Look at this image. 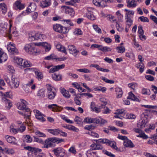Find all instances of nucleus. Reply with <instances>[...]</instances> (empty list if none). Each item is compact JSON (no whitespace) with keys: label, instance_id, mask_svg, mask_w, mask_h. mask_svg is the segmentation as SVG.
Segmentation results:
<instances>
[{"label":"nucleus","instance_id":"5","mask_svg":"<svg viewBox=\"0 0 157 157\" xmlns=\"http://www.w3.org/2000/svg\"><path fill=\"white\" fill-rule=\"evenodd\" d=\"M147 114L145 113H142L141 115V117L143 118L144 117V118L142 120L141 122L138 123L137 126L139 128H143L145 127V125L147 123Z\"/></svg>","mask_w":157,"mask_h":157},{"label":"nucleus","instance_id":"51","mask_svg":"<svg viewBox=\"0 0 157 157\" xmlns=\"http://www.w3.org/2000/svg\"><path fill=\"white\" fill-rule=\"evenodd\" d=\"M139 19L143 22H149V20L147 17H145L144 16H141L139 17Z\"/></svg>","mask_w":157,"mask_h":157},{"label":"nucleus","instance_id":"25","mask_svg":"<svg viewBox=\"0 0 157 157\" xmlns=\"http://www.w3.org/2000/svg\"><path fill=\"white\" fill-rule=\"evenodd\" d=\"M60 91L63 95L66 98H70V95L69 91L66 90L64 88L61 90Z\"/></svg>","mask_w":157,"mask_h":157},{"label":"nucleus","instance_id":"50","mask_svg":"<svg viewBox=\"0 0 157 157\" xmlns=\"http://www.w3.org/2000/svg\"><path fill=\"white\" fill-rule=\"evenodd\" d=\"M77 71L80 72H84L85 73H89L90 72V70L85 68L78 69Z\"/></svg>","mask_w":157,"mask_h":157},{"label":"nucleus","instance_id":"55","mask_svg":"<svg viewBox=\"0 0 157 157\" xmlns=\"http://www.w3.org/2000/svg\"><path fill=\"white\" fill-rule=\"evenodd\" d=\"M61 117L62 119L63 120L67 122L70 123V124H72L73 122L71 120H70L68 119H67L66 117H65L64 116L62 115L61 116Z\"/></svg>","mask_w":157,"mask_h":157},{"label":"nucleus","instance_id":"40","mask_svg":"<svg viewBox=\"0 0 157 157\" xmlns=\"http://www.w3.org/2000/svg\"><path fill=\"white\" fill-rule=\"evenodd\" d=\"M36 77L38 80H40L43 78V75L41 72L36 71L35 72Z\"/></svg>","mask_w":157,"mask_h":157},{"label":"nucleus","instance_id":"58","mask_svg":"<svg viewBox=\"0 0 157 157\" xmlns=\"http://www.w3.org/2000/svg\"><path fill=\"white\" fill-rule=\"evenodd\" d=\"M103 152L106 154L107 155L110 156V157H114L115 156V155L112 153H111L110 152H109L105 150H104L103 151Z\"/></svg>","mask_w":157,"mask_h":157},{"label":"nucleus","instance_id":"28","mask_svg":"<svg viewBox=\"0 0 157 157\" xmlns=\"http://www.w3.org/2000/svg\"><path fill=\"white\" fill-rule=\"evenodd\" d=\"M136 67L137 68H140V72L142 73L144 70V66L142 62H140L136 65Z\"/></svg>","mask_w":157,"mask_h":157},{"label":"nucleus","instance_id":"23","mask_svg":"<svg viewBox=\"0 0 157 157\" xmlns=\"http://www.w3.org/2000/svg\"><path fill=\"white\" fill-rule=\"evenodd\" d=\"M96 118H92L89 117H86L84 119V122L88 123H96Z\"/></svg>","mask_w":157,"mask_h":157},{"label":"nucleus","instance_id":"56","mask_svg":"<svg viewBox=\"0 0 157 157\" xmlns=\"http://www.w3.org/2000/svg\"><path fill=\"white\" fill-rule=\"evenodd\" d=\"M74 121L76 122V124H80L82 121V119L78 116H76Z\"/></svg>","mask_w":157,"mask_h":157},{"label":"nucleus","instance_id":"3","mask_svg":"<svg viewBox=\"0 0 157 157\" xmlns=\"http://www.w3.org/2000/svg\"><path fill=\"white\" fill-rule=\"evenodd\" d=\"M113 0H93V3L98 7H105L107 6V2H111Z\"/></svg>","mask_w":157,"mask_h":157},{"label":"nucleus","instance_id":"16","mask_svg":"<svg viewBox=\"0 0 157 157\" xmlns=\"http://www.w3.org/2000/svg\"><path fill=\"white\" fill-rule=\"evenodd\" d=\"M66 10V11L71 17L74 15L75 13L73 8L70 6H64Z\"/></svg>","mask_w":157,"mask_h":157},{"label":"nucleus","instance_id":"64","mask_svg":"<svg viewBox=\"0 0 157 157\" xmlns=\"http://www.w3.org/2000/svg\"><path fill=\"white\" fill-rule=\"evenodd\" d=\"M151 138L154 140V143L157 145V135L154 134L151 137Z\"/></svg>","mask_w":157,"mask_h":157},{"label":"nucleus","instance_id":"45","mask_svg":"<svg viewBox=\"0 0 157 157\" xmlns=\"http://www.w3.org/2000/svg\"><path fill=\"white\" fill-rule=\"evenodd\" d=\"M110 142V145H109V146H110L113 149L117 150L118 148L116 146V143L112 141Z\"/></svg>","mask_w":157,"mask_h":157},{"label":"nucleus","instance_id":"30","mask_svg":"<svg viewBox=\"0 0 157 157\" xmlns=\"http://www.w3.org/2000/svg\"><path fill=\"white\" fill-rule=\"evenodd\" d=\"M127 2L128 3L127 6L129 7L134 8L136 6V3L134 0H132L130 2L127 0Z\"/></svg>","mask_w":157,"mask_h":157},{"label":"nucleus","instance_id":"59","mask_svg":"<svg viewBox=\"0 0 157 157\" xmlns=\"http://www.w3.org/2000/svg\"><path fill=\"white\" fill-rule=\"evenodd\" d=\"M67 128L76 132H77L78 131V128H76L75 127L72 125H70L68 126Z\"/></svg>","mask_w":157,"mask_h":157},{"label":"nucleus","instance_id":"8","mask_svg":"<svg viewBox=\"0 0 157 157\" xmlns=\"http://www.w3.org/2000/svg\"><path fill=\"white\" fill-rule=\"evenodd\" d=\"M21 102L18 104V108L20 110H25L26 109H29L27 107L28 103L23 99H21Z\"/></svg>","mask_w":157,"mask_h":157},{"label":"nucleus","instance_id":"34","mask_svg":"<svg viewBox=\"0 0 157 157\" xmlns=\"http://www.w3.org/2000/svg\"><path fill=\"white\" fill-rule=\"evenodd\" d=\"M116 50L118 53H122L125 51V48L124 46H120L117 47Z\"/></svg>","mask_w":157,"mask_h":157},{"label":"nucleus","instance_id":"60","mask_svg":"<svg viewBox=\"0 0 157 157\" xmlns=\"http://www.w3.org/2000/svg\"><path fill=\"white\" fill-rule=\"evenodd\" d=\"M103 149V147L102 146L98 145L97 143V144L95 145V146L94 147L92 148V150H101Z\"/></svg>","mask_w":157,"mask_h":157},{"label":"nucleus","instance_id":"15","mask_svg":"<svg viewBox=\"0 0 157 157\" xmlns=\"http://www.w3.org/2000/svg\"><path fill=\"white\" fill-rule=\"evenodd\" d=\"M36 8V6L34 3H30L28 8V9L26 10V11L28 13H29L31 12H32L34 11Z\"/></svg>","mask_w":157,"mask_h":157},{"label":"nucleus","instance_id":"43","mask_svg":"<svg viewBox=\"0 0 157 157\" xmlns=\"http://www.w3.org/2000/svg\"><path fill=\"white\" fill-rule=\"evenodd\" d=\"M24 60L21 58H17L15 61L17 64L22 66Z\"/></svg>","mask_w":157,"mask_h":157},{"label":"nucleus","instance_id":"57","mask_svg":"<svg viewBox=\"0 0 157 157\" xmlns=\"http://www.w3.org/2000/svg\"><path fill=\"white\" fill-rule=\"evenodd\" d=\"M36 134L38 136L40 137H45L46 135L44 133L39 131H37L35 132Z\"/></svg>","mask_w":157,"mask_h":157},{"label":"nucleus","instance_id":"26","mask_svg":"<svg viewBox=\"0 0 157 157\" xmlns=\"http://www.w3.org/2000/svg\"><path fill=\"white\" fill-rule=\"evenodd\" d=\"M2 99L6 104V106L10 109L12 105V104L11 101L5 98H3Z\"/></svg>","mask_w":157,"mask_h":157},{"label":"nucleus","instance_id":"10","mask_svg":"<svg viewBox=\"0 0 157 157\" xmlns=\"http://www.w3.org/2000/svg\"><path fill=\"white\" fill-rule=\"evenodd\" d=\"M34 112L36 113L35 116L37 119L43 122L45 121V119L43 117L44 115L40 111L37 110H34Z\"/></svg>","mask_w":157,"mask_h":157},{"label":"nucleus","instance_id":"13","mask_svg":"<svg viewBox=\"0 0 157 157\" xmlns=\"http://www.w3.org/2000/svg\"><path fill=\"white\" fill-rule=\"evenodd\" d=\"M7 59V56L4 53L1 49H0V63L6 61Z\"/></svg>","mask_w":157,"mask_h":157},{"label":"nucleus","instance_id":"20","mask_svg":"<svg viewBox=\"0 0 157 157\" xmlns=\"http://www.w3.org/2000/svg\"><path fill=\"white\" fill-rule=\"evenodd\" d=\"M48 107L49 109H52V111L54 112H60L61 110L60 108L58 107L56 104L49 105Z\"/></svg>","mask_w":157,"mask_h":157},{"label":"nucleus","instance_id":"7","mask_svg":"<svg viewBox=\"0 0 157 157\" xmlns=\"http://www.w3.org/2000/svg\"><path fill=\"white\" fill-rule=\"evenodd\" d=\"M19 82L16 78H12L11 82L10 84V86L12 89L17 88L19 85Z\"/></svg>","mask_w":157,"mask_h":157},{"label":"nucleus","instance_id":"41","mask_svg":"<svg viewBox=\"0 0 157 157\" xmlns=\"http://www.w3.org/2000/svg\"><path fill=\"white\" fill-rule=\"evenodd\" d=\"M22 65L21 67L25 68L30 67L31 66L32 64L30 62H28L26 60L24 59Z\"/></svg>","mask_w":157,"mask_h":157},{"label":"nucleus","instance_id":"54","mask_svg":"<svg viewBox=\"0 0 157 157\" xmlns=\"http://www.w3.org/2000/svg\"><path fill=\"white\" fill-rule=\"evenodd\" d=\"M33 137L34 138V141L35 142H37L41 144H44L43 141L41 139H40L36 136H33Z\"/></svg>","mask_w":157,"mask_h":157},{"label":"nucleus","instance_id":"37","mask_svg":"<svg viewBox=\"0 0 157 157\" xmlns=\"http://www.w3.org/2000/svg\"><path fill=\"white\" fill-rule=\"evenodd\" d=\"M52 78L55 81L61 80L62 79V75H60L54 74L52 75Z\"/></svg>","mask_w":157,"mask_h":157},{"label":"nucleus","instance_id":"49","mask_svg":"<svg viewBox=\"0 0 157 157\" xmlns=\"http://www.w3.org/2000/svg\"><path fill=\"white\" fill-rule=\"evenodd\" d=\"M111 111V110L109 109L108 107L105 106L104 107V110H102L103 113L105 114L109 113Z\"/></svg>","mask_w":157,"mask_h":157},{"label":"nucleus","instance_id":"31","mask_svg":"<svg viewBox=\"0 0 157 157\" xmlns=\"http://www.w3.org/2000/svg\"><path fill=\"white\" fill-rule=\"evenodd\" d=\"M48 131L54 135H57L60 132V130L59 129H48Z\"/></svg>","mask_w":157,"mask_h":157},{"label":"nucleus","instance_id":"21","mask_svg":"<svg viewBox=\"0 0 157 157\" xmlns=\"http://www.w3.org/2000/svg\"><path fill=\"white\" fill-rule=\"evenodd\" d=\"M127 99H131L136 101H139V99L135 96L132 92H130L129 93L128 96L127 97Z\"/></svg>","mask_w":157,"mask_h":157},{"label":"nucleus","instance_id":"53","mask_svg":"<svg viewBox=\"0 0 157 157\" xmlns=\"http://www.w3.org/2000/svg\"><path fill=\"white\" fill-rule=\"evenodd\" d=\"M25 129L26 127L23 124H22L20 126L19 128H18V132H22L25 130Z\"/></svg>","mask_w":157,"mask_h":157},{"label":"nucleus","instance_id":"46","mask_svg":"<svg viewBox=\"0 0 157 157\" xmlns=\"http://www.w3.org/2000/svg\"><path fill=\"white\" fill-rule=\"evenodd\" d=\"M37 95L41 98H44L45 96L44 90H39L38 91Z\"/></svg>","mask_w":157,"mask_h":157},{"label":"nucleus","instance_id":"12","mask_svg":"<svg viewBox=\"0 0 157 157\" xmlns=\"http://www.w3.org/2000/svg\"><path fill=\"white\" fill-rule=\"evenodd\" d=\"M51 4V0H42L40 3V6L42 8L47 7Z\"/></svg>","mask_w":157,"mask_h":157},{"label":"nucleus","instance_id":"33","mask_svg":"<svg viewBox=\"0 0 157 157\" xmlns=\"http://www.w3.org/2000/svg\"><path fill=\"white\" fill-rule=\"evenodd\" d=\"M35 35L36 40H42L45 37V35L38 33L35 34Z\"/></svg>","mask_w":157,"mask_h":157},{"label":"nucleus","instance_id":"62","mask_svg":"<svg viewBox=\"0 0 157 157\" xmlns=\"http://www.w3.org/2000/svg\"><path fill=\"white\" fill-rule=\"evenodd\" d=\"M7 69L10 72L13 73L15 71L13 67L11 65H9Z\"/></svg>","mask_w":157,"mask_h":157},{"label":"nucleus","instance_id":"6","mask_svg":"<svg viewBox=\"0 0 157 157\" xmlns=\"http://www.w3.org/2000/svg\"><path fill=\"white\" fill-rule=\"evenodd\" d=\"M15 44H14L10 43L7 46V49L9 52L15 54L19 53L18 50L15 48Z\"/></svg>","mask_w":157,"mask_h":157},{"label":"nucleus","instance_id":"42","mask_svg":"<svg viewBox=\"0 0 157 157\" xmlns=\"http://www.w3.org/2000/svg\"><path fill=\"white\" fill-rule=\"evenodd\" d=\"M87 17L91 20H94L95 19V17L93 14V13L88 12L86 14Z\"/></svg>","mask_w":157,"mask_h":157},{"label":"nucleus","instance_id":"17","mask_svg":"<svg viewBox=\"0 0 157 157\" xmlns=\"http://www.w3.org/2000/svg\"><path fill=\"white\" fill-rule=\"evenodd\" d=\"M124 145L126 147L132 148L134 147V145L131 141L128 138L126 140L124 141Z\"/></svg>","mask_w":157,"mask_h":157},{"label":"nucleus","instance_id":"38","mask_svg":"<svg viewBox=\"0 0 157 157\" xmlns=\"http://www.w3.org/2000/svg\"><path fill=\"white\" fill-rule=\"evenodd\" d=\"M61 25L59 24H54L53 25V29L55 31L59 33V30L61 29Z\"/></svg>","mask_w":157,"mask_h":157},{"label":"nucleus","instance_id":"61","mask_svg":"<svg viewBox=\"0 0 157 157\" xmlns=\"http://www.w3.org/2000/svg\"><path fill=\"white\" fill-rule=\"evenodd\" d=\"M93 27L95 30L98 33H101V29L98 28L97 25H93Z\"/></svg>","mask_w":157,"mask_h":157},{"label":"nucleus","instance_id":"47","mask_svg":"<svg viewBox=\"0 0 157 157\" xmlns=\"http://www.w3.org/2000/svg\"><path fill=\"white\" fill-rule=\"evenodd\" d=\"M61 29L59 30V33H65L68 32V30L66 27H64L61 26Z\"/></svg>","mask_w":157,"mask_h":157},{"label":"nucleus","instance_id":"29","mask_svg":"<svg viewBox=\"0 0 157 157\" xmlns=\"http://www.w3.org/2000/svg\"><path fill=\"white\" fill-rule=\"evenodd\" d=\"M125 18L127 22V25L128 28H129L132 23V21L128 16H125Z\"/></svg>","mask_w":157,"mask_h":157},{"label":"nucleus","instance_id":"4","mask_svg":"<svg viewBox=\"0 0 157 157\" xmlns=\"http://www.w3.org/2000/svg\"><path fill=\"white\" fill-rule=\"evenodd\" d=\"M53 151L57 157H63L65 154V150L61 147L55 149Z\"/></svg>","mask_w":157,"mask_h":157},{"label":"nucleus","instance_id":"24","mask_svg":"<svg viewBox=\"0 0 157 157\" xmlns=\"http://www.w3.org/2000/svg\"><path fill=\"white\" fill-rule=\"evenodd\" d=\"M1 11L4 14H5L7 12L6 5L4 3L0 4V11Z\"/></svg>","mask_w":157,"mask_h":157},{"label":"nucleus","instance_id":"1","mask_svg":"<svg viewBox=\"0 0 157 157\" xmlns=\"http://www.w3.org/2000/svg\"><path fill=\"white\" fill-rule=\"evenodd\" d=\"M63 139L58 138H50L46 140L44 142V147L48 148L53 146L52 143H56L57 144L63 142Z\"/></svg>","mask_w":157,"mask_h":157},{"label":"nucleus","instance_id":"35","mask_svg":"<svg viewBox=\"0 0 157 157\" xmlns=\"http://www.w3.org/2000/svg\"><path fill=\"white\" fill-rule=\"evenodd\" d=\"M56 95V92L54 91H49L48 92V98L50 99H52L54 98Z\"/></svg>","mask_w":157,"mask_h":157},{"label":"nucleus","instance_id":"9","mask_svg":"<svg viewBox=\"0 0 157 157\" xmlns=\"http://www.w3.org/2000/svg\"><path fill=\"white\" fill-rule=\"evenodd\" d=\"M67 50L69 51L70 53L74 55V56H76L77 53L79 52V51L76 49L75 47L73 45H69Z\"/></svg>","mask_w":157,"mask_h":157},{"label":"nucleus","instance_id":"36","mask_svg":"<svg viewBox=\"0 0 157 157\" xmlns=\"http://www.w3.org/2000/svg\"><path fill=\"white\" fill-rule=\"evenodd\" d=\"M112 50V49L109 47L107 46L104 47L102 45H101V47L99 49V50L105 52L111 51Z\"/></svg>","mask_w":157,"mask_h":157},{"label":"nucleus","instance_id":"22","mask_svg":"<svg viewBox=\"0 0 157 157\" xmlns=\"http://www.w3.org/2000/svg\"><path fill=\"white\" fill-rule=\"evenodd\" d=\"M93 150L90 149L87 151L86 155L87 157H97L96 152L93 151Z\"/></svg>","mask_w":157,"mask_h":157},{"label":"nucleus","instance_id":"52","mask_svg":"<svg viewBox=\"0 0 157 157\" xmlns=\"http://www.w3.org/2000/svg\"><path fill=\"white\" fill-rule=\"evenodd\" d=\"M150 90L148 89L143 88L142 89V93L144 94H149Z\"/></svg>","mask_w":157,"mask_h":157},{"label":"nucleus","instance_id":"2","mask_svg":"<svg viewBox=\"0 0 157 157\" xmlns=\"http://www.w3.org/2000/svg\"><path fill=\"white\" fill-rule=\"evenodd\" d=\"M24 49L26 52L30 54L36 55L37 52L36 47L32 43L26 44Z\"/></svg>","mask_w":157,"mask_h":157},{"label":"nucleus","instance_id":"63","mask_svg":"<svg viewBox=\"0 0 157 157\" xmlns=\"http://www.w3.org/2000/svg\"><path fill=\"white\" fill-rule=\"evenodd\" d=\"M150 18L156 24H157V17H156L151 15L150 16Z\"/></svg>","mask_w":157,"mask_h":157},{"label":"nucleus","instance_id":"27","mask_svg":"<svg viewBox=\"0 0 157 157\" xmlns=\"http://www.w3.org/2000/svg\"><path fill=\"white\" fill-rule=\"evenodd\" d=\"M115 90L117 98H121L123 94L122 89L119 87H117L116 88Z\"/></svg>","mask_w":157,"mask_h":157},{"label":"nucleus","instance_id":"32","mask_svg":"<svg viewBox=\"0 0 157 157\" xmlns=\"http://www.w3.org/2000/svg\"><path fill=\"white\" fill-rule=\"evenodd\" d=\"M107 122V121H106L100 117L96 118V124H104Z\"/></svg>","mask_w":157,"mask_h":157},{"label":"nucleus","instance_id":"19","mask_svg":"<svg viewBox=\"0 0 157 157\" xmlns=\"http://www.w3.org/2000/svg\"><path fill=\"white\" fill-rule=\"evenodd\" d=\"M14 6L20 10H21L25 7L24 5L21 3V0L17 1L15 2Z\"/></svg>","mask_w":157,"mask_h":157},{"label":"nucleus","instance_id":"44","mask_svg":"<svg viewBox=\"0 0 157 157\" xmlns=\"http://www.w3.org/2000/svg\"><path fill=\"white\" fill-rule=\"evenodd\" d=\"M4 152L8 154H13L14 152V151L12 149L5 148L4 150Z\"/></svg>","mask_w":157,"mask_h":157},{"label":"nucleus","instance_id":"39","mask_svg":"<svg viewBox=\"0 0 157 157\" xmlns=\"http://www.w3.org/2000/svg\"><path fill=\"white\" fill-rule=\"evenodd\" d=\"M32 141V139L29 135H26L24 137V141L27 143H30Z\"/></svg>","mask_w":157,"mask_h":157},{"label":"nucleus","instance_id":"14","mask_svg":"<svg viewBox=\"0 0 157 157\" xmlns=\"http://www.w3.org/2000/svg\"><path fill=\"white\" fill-rule=\"evenodd\" d=\"M5 138L8 143L14 144H17V142L16 141V139L14 137L6 136L5 137Z\"/></svg>","mask_w":157,"mask_h":157},{"label":"nucleus","instance_id":"11","mask_svg":"<svg viewBox=\"0 0 157 157\" xmlns=\"http://www.w3.org/2000/svg\"><path fill=\"white\" fill-rule=\"evenodd\" d=\"M18 112L19 114L24 116L25 118H26V117H30L31 116V112L29 109H26L23 112L18 111Z\"/></svg>","mask_w":157,"mask_h":157},{"label":"nucleus","instance_id":"18","mask_svg":"<svg viewBox=\"0 0 157 157\" xmlns=\"http://www.w3.org/2000/svg\"><path fill=\"white\" fill-rule=\"evenodd\" d=\"M37 46L40 45L44 46L45 48V49L46 52L49 51L51 48L50 45L49 44L46 42L40 43L37 45Z\"/></svg>","mask_w":157,"mask_h":157},{"label":"nucleus","instance_id":"48","mask_svg":"<svg viewBox=\"0 0 157 157\" xmlns=\"http://www.w3.org/2000/svg\"><path fill=\"white\" fill-rule=\"evenodd\" d=\"M138 32L139 34V35L144 34V32L143 29V27L142 25H140L138 27Z\"/></svg>","mask_w":157,"mask_h":157}]
</instances>
